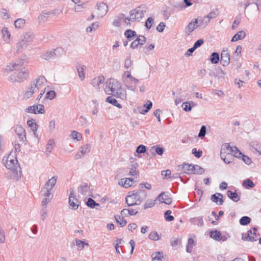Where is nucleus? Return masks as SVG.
<instances>
[{"mask_svg": "<svg viewBox=\"0 0 261 261\" xmlns=\"http://www.w3.org/2000/svg\"><path fill=\"white\" fill-rule=\"evenodd\" d=\"M198 20L197 19L191 21L186 28V33L188 35L195 30L197 27Z\"/></svg>", "mask_w": 261, "mask_h": 261, "instance_id": "412c9836", "label": "nucleus"}, {"mask_svg": "<svg viewBox=\"0 0 261 261\" xmlns=\"http://www.w3.org/2000/svg\"><path fill=\"white\" fill-rule=\"evenodd\" d=\"M152 261H163L164 255L163 252H155L151 254Z\"/></svg>", "mask_w": 261, "mask_h": 261, "instance_id": "393cba45", "label": "nucleus"}, {"mask_svg": "<svg viewBox=\"0 0 261 261\" xmlns=\"http://www.w3.org/2000/svg\"><path fill=\"white\" fill-rule=\"evenodd\" d=\"M192 152L197 158H200L202 155V152L201 150H197L196 148H193Z\"/></svg>", "mask_w": 261, "mask_h": 261, "instance_id": "6e6d98bb", "label": "nucleus"}, {"mask_svg": "<svg viewBox=\"0 0 261 261\" xmlns=\"http://www.w3.org/2000/svg\"><path fill=\"white\" fill-rule=\"evenodd\" d=\"M28 125L30 127L32 130L34 132H36L38 129V125L35 122V120L33 119L29 120L27 121Z\"/></svg>", "mask_w": 261, "mask_h": 261, "instance_id": "c9c22d12", "label": "nucleus"}, {"mask_svg": "<svg viewBox=\"0 0 261 261\" xmlns=\"http://www.w3.org/2000/svg\"><path fill=\"white\" fill-rule=\"evenodd\" d=\"M115 219L116 222L122 227L125 226L127 223L126 221L119 215L115 216Z\"/></svg>", "mask_w": 261, "mask_h": 261, "instance_id": "473e14b6", "label": "nucleus"}, {"mask_svg": "<svg viewBox=\"0 0 261 261\" xmlns=\"http://www.w3.org/2000/svg\"><path fill=\"white\" fill-rule=\"evenodd\" d=\"M23 65V62L21 61L12 62L6 67L5 70L8 72L12 71L21 67Z\"/></svg>", "mask_w": 261, "mask_h": 261, "instance_id": "dca6fc26", "label": "nucleus"}, {"mask_svg": "<svg viewBox=\"0 0 261 261\" xmlns=\"http://www.w3.org/2000/svg\"><path fill=\"white\" fill-rule=\"evenodd\" d=\"M221 63L224 66H227L230 62V55L227 50H222L221 54Z\"/></svg>", "mask_w": 261, "mask_h": 261, "instance_id": "a211bd4d", "label": "nucleus"}, {"mask_svg": "<svg viewBox=\"0 0 261 261\" xmlns=\"http://www.w3.org/2000/svg\"><path fill=\"white\" fill-rule=\"evenodd\" d=\"M203 43V40L202 39H199L196 42L194 43V45L193 47L196 49L197 47L200 46Z\"/></svg>", "mask_w": 261, "mask_h": 261, "instance_id": "69168bd1", "label": "nucleus"}, {"mask_svg": "<svg viewBox=\"0 0 261 261\" xmlns=\"http://www.w3.org/2000/svg\"><path fill=\"white\" fill-rule=\"evenodd\" d=\"M251 219L247 216H244L242 217L240 220V223L242 225H246L250 223Z\"/></svg>", "mask_w": 261, "mask_h": 261, "instance_id": "79ce46f5", "label": "nucleus"}, {"mask_svg": "<svg viewBox=\"0 0 261 261\" xmlns=\"http://www.w3.org/2000/svg\"><path fill=\"white\" fill-rule=\"evenodd\" d=\"M106 101L112 104L113 105L118 107V108H122V106L121 104L119 103L117 100L113 98L112 96H109L106 99Z\"/></svg>", "mask_w": 261, "mask_h": 261, "instance_id": "7c9ffc66", "label": "nucleus"}, {"mask_svg": "<svg viewBox=\"0 0 261 261\" xmlns=\"http://www.w3.org/2000/svg\"><path fill=\"white\" fill-rule=\"evenodd\" d=\"M58 177L55 176L49 179L45 184L44 187L42 189L44 197H49L51 195L50 191L57 182Z\"/></svg>", "mask_w": 261, "mask_h": 261, "instance_id": "f03ea898", "label": "nucleus"}, {"mask_svg": "<svg viewBox=\"0 0 261 261\" xmlns=\"http://www.w3.org/2000/svg\"><path fill=\"white\" fill-rule=\"evenodd\" d=\"M56 96V93L54 91H49L47 92L46 94V98L47 99L51 100L54 98Z\"/></svg>", "mask_w": 261, "mask_h": 261, "instance_id": "603ef678", "label": "nucleus"}, {"mask_svg": "<svg viewBox=\"0 0 261 261\" xmlns=\"http://www.w3.org/2000/svg\"><path fill=\"white\" fill-rule=\"evenodd\" d=\"M46 80L44 76H40L38 77L36 81V83H33L37 89L38 90L40 89L44 88L45 86Z\"/></svg>", "mask_w": 261, "mask_h": 261, "instance_id": "aec40b11", "label": "nucleus"}, {"mask_svg": "<svg viewBox=\"0 0 261 261\" xmlns=\"http://www.w3.org/2000/svg\"><path fill=\"white\" fill-rule=\"evenodd\" d=\"M122 27L126 28V27H129L130 26L131 23L130 22V21H132L130 18L129 17H126L124 14H122Z\"/></svg>", "mask_w": 261, "mask_h": 261, "instance_id": "f704fd0d", "label": "nucleus"}, {"mask_svg": "<svg viewBox=\"0 0 261 261\" xmlns=\"http://www.w3.org/2000/svg\"><path fill=\"white\" fill-rule=\"evenodd\" d=\"M165 24L164 22H162L160 23V24L157 26L156 30L160 32H162L165 29Z\"/></svg>", "mask_w": 261, "mask_h": 261, "instance_id": "680f3d73", "label": "nucleus"}, {"mask_svg": "<svg viewBox=\"0 0 261 261\" xmlns=\"http://www.w3.org/2000/svg\"><path fill=\"white\" fill-rule=\"evenodd\" d=\"M5 167L10 170H15L17 167L18 161L15 155L10 154L6 159H3Z\"/></svg>", "mask_w": 261, "mask_h": 261, "instance_id": "f257e3e1", "label": "nucleus"}, {"mask_svg": "<svg viewBox=\"0 0 261 261\" xmlns=\"http://www.w3.org/2000/svg\"><path fill=\"white\" fill-rule=\"evenodd\" d=\"M152 103L150 101L148 100L146 104L144 105V107H146V109L143 110V112L142 114L146 113L148 112V111L152 108Z\"/></svg>", "mask_w": 261, "mask_h": 261, "instance_id": "3c124183", "label": "nucleus"}, {"mask_svg": "<svg viewBox=\"0 0 261 261\" xmlns=\"http://www.w3.org/2000/svg\"><path fill=\"white\" fill-rule=\"evenodd\" d=\"M141 201V197L138 192L133 191L126 197V202L129 206L138 204Z\"/></svg>", "mask_w": 261, "mask_h": 261, "instance_id": "423d86ee", "label": "nucleus"}, {"mask_svg": "<svg viewBox=\"0 0 261 261\" xmlns=\"http://www.w3.org/2000/svg\"><path fill=\"white\" fill-rule=\"evenodd\" d=\"M87 205L88 206H89V207H90L91 208H93L96 205V202H95V201L94 200H93L91 198H89L88 199V201L87 202Z\"/></svg>", "mask_w": 261, "mask_h": 261, "instance_id": "13d9d810", "label": "nucleus"}, {"mask_svg": "<svg viewBox=\"0 0 261 261\" xmlns=\"http://www.w3.org/2000/svg\"><path fill=\"white\" fill-rule=\"evenodd\" d=\"M2 33L4 37V39L5 40H8L11 36V34L10 32L8 31V29L6 28H4L2 30Z\"/></svg>", "mask_w": 261, "mask_h": 261, "instance_id": "a19ab883", "label": "nucleus"}, {"mask_svg": "<svg viewBox=\"0 0 261 261\" xmlns=\"http://www.w3.org/2000/svg\"><path fill=\"white\" fill-rule=\"evenodd\" d=\"M96 14L98 16L105 15L108 11V6L103 3H100L97 5Z\"/></svg>", "mask_w": 261, "mask_h": 261, "instance_id": "ddd939ff", "label": "nucleus"}, {"mask_svg": "<svg viewBox=\"0 0 261 261\" xmlns=\"http://www.w3.org/2000/svg\"><path fill=\"white\" fill-rule=\"evenodd\" d=\"M153 20L152 18H148L145 23V26L147 28L150 29L151 28Z\"/></svg>", "mask_w": 261, "mask_h": 261, "instance_id": "052dcab7", "label": "nucleus"}, {"mask_svg": "<svg viewBox=\"0 0 261 261\" xmlns=\"http://www.w3.org/2000/svg\"><path fill=\"white\" fill-rule=\"evenodd\" d=\"M211 200L213 202L221 205L223 203L222 195L219 193L214 194L211 196Z\"/></svg>", "mask_w": 261, "mask_h": 261, "instance_id": "b1692460", "label": "nucleus"}, {"mask_svg": "<svg viewBox=\"0 0 261 261\" xmlns=\"http://www.w3.org/2000/svg\"><path fill=\"white\" fill-rule=\"evenodd\" d=\"M171 211L170 210L167 211L164 214V217L166 221H172L174 220V218L173 216L171 215Z\"/></svg>", "mask_w": 261, "mask_h": 261, "instance_id": "de8ad7c7", "label": "nucleus"}, {"mask_svg": "<svg viewBox=\"0 0 261 261\" xmlns=\"http://www.w3.org/2000/svg\"><path fill=\"white\" fill-rule=\"evenodd\" d=\"M156 200L152 199H148L147 200L145 204H144V208H148L152 207L155 204V201Z\"/></svg>", "mask_w": 261, "mask_h": 261, "instance_id": "09e8293b", "label": "nucleus"}, {"mask_svg": "<svg viewBox=\"0 0 261 261\" xmlns=\"http://www.w3.org/2000/svg\"><path fill=\"white\" fill-rule=\"evenodd\" d=\"M227 195L228 197L233 201L237 202L240 200V196L236 191H235L234 192H232L229 190L227 192Z\"/></svg>", "mask_w": 261, "mask_h": 261, "instance_id": "a878e982", "label": "nucleus"}, {"mask_svg": "<svg viewBox=\"0 0 261 261\" xmlns=\"http://www.w3.org/2000/svg\"><path fill=\"white\" fill-rule=\"evenodd\" d=\"M210 235L211 238L218 241H224L226 239L225 237L222 236L221 232L217 230L211 231L210 232Z\"/></svg>", "mask_w": 261, "mask_h": 261, "instance_id": "6ab92c4d", "label": "nucleus"}, {"mask_svg": "<svg viewBox=\"0 0 261 261\" xmlns=\"http://www.w3.org/2000/svg\"><path fill=\"white\" fill-rule=\"evenodd\" d=\"M1 17L4 19H8L10 17V15L8 13L7 10L3 9L1 11Z\"/></svg>", "mask_w": 261, "mask_h": 261, "instance_id": "864d4df0", "label": "nucleus"}, {"mask_svg": "<svg viewBox=\"0 0 261 261\" xmlns=\"http://www.w3.org/2000/svg\"><path fill=\"white\" fill-rule=\"evenodd\" d=\"M107 82L111 92H109L108 91H106L108 94H114L121 88L120 84L115 79H110Z\"/></svg>", "mask_w": 261, "mask_h": 261, "instance_id": "0eeeda50", "label": "nucleus"}, {"mask_svg": "<svg viewBox=\"0 0 261 261\" xmlns=\"http://www.w3.org/2000/svg\"><path fill=\"white\" fill-rule=\"evenodd\" d=\"M29 72L25 68H22L20 71L12 74L10 77L12 81L21 82L29 77Z\"/></svg>", "mask_w": 261, "mask_h": 261, "instance_id": "39448f33", "label": "nucleus"}, {"mask_svg": "<svg viewBox=\"0 0 261 261\" xmlns=\"http://www.w3.org/2000/svg\"><path fill=\"white\" fill-rule=\"evenodd\" d=\"M26 111L28 113L37 114H44L45 112L44 107L41 104L33 105L28 107Z\"/></svg>", "mask_w": 261, "mask_h": 261, "instance_id": "1a4fd4ad", "label": "nucleus"}, {"mask_svg": "<svg viewBox=\"0 0 261 261\" xmlns=\"http://www.w3.org/2000/svg\"><path fill=\"white\" fill-rule=\"evenodd\" d=\"M38 91L35 85L33 84L31 85V87L29 88V90L26 91L25 93V96L29 98L31 97L33 94L36 92Z\"/></svg>", "mask_w": 261, "mask_h": 261, "instance_id": "c85d7f7f", "label": "nucleus"}, {"mask_svg": "<svg viewBox=\"0 0 261 261\" xmlns=\"http://www.w3.org/2000/svg\"><path fill=\"white\" fill-rule=\"evenodd\" d=\"M15 132L18 136L21 139L24 140L25 138V129L21 125H17L14 128Z\"/></svg>", "mask_w": 261, "mask_h": 261, "instance_id": "4be33fe9", "label": "nucleus"}, {"mask_svg": "<svg viewBox=\"0 0 261 261\" xmlns=\"http://www.w3.org/2000/svg\"><path fill=\"white\" fill-rule=\"evenodd\" d=\"M135 181L133 178H124L121 179L119 181V184L125 188H128L134 186Z\"/></svg>", "mask_w": 261, "mask_h": 261, "instance_id": "f3484780", "label": "nucleus"}, {"mask_svg": "<svg viewBox=\"0 0 261 261\" xmlns=\"http://www.w3.org/2000/svg\"><path fill=\"white\" fill-rule=\"evenodd\" d=\"M69 203L71 208L74 210H77L80 204V201L72 192L70 193L69 198Z\"/></svg>", "mask_w": 261, "mask_h": 261, "instance_id": "f8f14e48", "label": "nucleus"}, {"mask_svg": "<svg viewBox=\"0 0 261 261\" xmlns=\"http://www.w3.org/2000/svg\"><path fill=\"white\" fill-rule=\"evenodd\" d=\"M230 146L228 143H225L221 146L220 156L226 163H231Z\"/></svg>", "mask_w": 261, "mask_h": 261, "instance_id": "7ed1b4c3", "label": "nucleus"}, {"mask_svg": "<svg viewBox=\"0 0 261 261\" xmlns=\"http://www.w3.org/2000/svg\"><path fill=\"white\" fill-rule=\"evenodd\" d=\"M171 171L169 170H167L166 171H162L161 174L162 176H164L165 177H169L170 175H171Z\"/></svg>", "mask_w": 261, "mask_h": 261, "instance_id": "338daca9", "label": "nucleus"}, {"mask_svg": "<svg viewBox=\"0 0 261 261\" xmlns=\"http://www.w3.org/2000/svg\"><path fill=\"white\" fill-rule=\"evenodd\" d=\"M70 137L71 139L74 140H76L77 141H80L82 139V135L80 133L74 130L71 132Z\"/></svg>", "mask_w": 261, "mask_h": 261, "instance_id": "e433bc0d", "label": "nucleus"}, {"mask_svg": "<svg viewBox=\"0 0 261 261\" xmlns=\"http://www.w3.org/2000/svg\"><path fill=\"white\" fill-rule=\"evenodd\" d=\"M145 42L146 38L144 36L140 35L132 42L130 47L133 49L137 48L144 44Z\"/></svg>", "mask_w": 261, "mask_h": 261, "instance_id": "9b49d317", "label": "nucleus"}, {"mask_svg": "<svg viewBox=\"0 0 261 261\" xmlns=\"http://www.w3.org/2000/svg\"><path fill=\"white\" fill-rule=\"evenodd\" d=\"M121 14L119 16L116 17L113 21V25L116 27H122V17Z\"/></svg>", "mask_w": 261, "mask_h": 261, "instance_id": "c756f323", "label": "nucleus"}, {"mask_svg": "<svg viewBox=\"0 0 261 261\" xmlns=\"http://www.w3.org/2000/svg\"><path fill=\"white\" fill-rule=\"evenodd\" d=\"M140 186L141 188H143V187H144L148 190H150L151 189V185L147 182L141 184L140 185Z\"/></svg>", "mask_w": 261, "mask_h": 261, "instance_id": "774afa93", "label": "nucleus"}, {"mask_svg": "<svg viewBox=\"0 0 261 261\" xmlns=\"http://www.w3.org/2000/svg\"><path fill=\"white\" fill-rule=\"evenodd\" d=\"M205 133H206V128H205V126H202L201 127L199 133L198 134V136L199 137H204L205 135Z\"/></svg>", "mask_w": 261, "mask_h": 261, "instance_id": "e2e57ef3", "label": "nucleus"}, {"mask_svg": "<svg viewBox=\"0 0 261 261\" xmlns=\"http://www.w3.org/2000/svg\"><path fill=\"white\" fill-rule=\"evenodd\" d=\"M219 61V54L216 53H213L211 57V61L214 64H217Z\"/></svg>", "mask_w": 261, "mask_h": 261, "instance_id": "37998d69", "label": "nucleus"}, {"mask_svg": "<svg viewBox=\"0 0 261 261\" xmlns=\"http://www.w3.org/2000/svg\"><path fill=\"white\" fill-rule=\"evenodd\" d=\"M230 156H239L241 153L238 148L235 146H230Z\"/></svg>", "mask_w": 261, "mask_h": 261, "instance_id": "ea45409f", "label": "nucleus"}, {"mask_svg": "<svg viewBox=\"0 0 261 261\" xmlns=\"http://www.w3.org/2000/svg\"><path fill=\"white\" fill-rule=\"evenodd\" d=\"M25 20L23 19H17L14 22L15 27L17 28H20L24 25Z\"/></svg>", "mask_w": 261, "mask_h": 261, "instance_id": "49530a36", "label": "nucleus"}, {"mask_svg": "<svg viewBox=\"0 0 261 261\" xmlns=\"http://www.w3.org/2000/svg\"><path fill=\"white\" fill-rule=\"evenodd\" d=\"M136 151L139 153H144L146 151V147L144 145H140L137 147Z\"/></svg>", "mask_w": 261, "mask_h": 261, "instance_id": "4d7b16f0", "label": "nucleus"}, {"mask_svg": "<svg viewBox=\"0 0 261 261\" xmlns=\"http://www.w3.org/2000/svg\"><path fill=\"white\" fill-rule=\"evenodd\" d=\"M148 237L150 240L153 241H158L160 239V236L158 232L156 231L151 232L149 233Z\"/></svg>", "mask_w": 261, "mask_h": 261, "instance_id": "c03bdc74", "label": "nucleus"}, {"mask_svg": "<svg viewBox=\"0 0 261 261\" xmlns=\"http://www.w3.org/2000/svg\"><path fill=\"white\" fill-rule=\"evenodd\" d=\"M76 243L79 250H82L86 245L88 246V243L81 240H76Z\"/></svg>", "mask_w": 261, "mask_h": 261, "instance_id": "a18cd8bd", "label": "nucleus"}, {"mask_svg": "<svg viewBox=\"0 0 261 261\" xmlns=\"http://www.w3.org/2000/svg\"><path fill=\"white\" fill-rule=\"evenodd\" d=\"M156 200H158L161 203H164L166 204H170L172 203V200L169 195L165 192H162L157 197Z\"/></svg>", "mask_w": 261, "mask_h": 261, "instance_id": "9d476101", "label": "nucleus"}, {"mask_svg": "<svg viewBox=\"0 0 261 261\" xmlns=\"http://www.w3.org/2000/svg\"><path fill=\"white\" fill-rule=\"evenodd\" d=\"M124 35L128 40H130L132 39L133 37L136 36V33L135 31L130 29H127L125 31Z\"/></svg>", "mask_w": 261, "mask_h": 261, "instance_id": "72a5a7b5", "label": "nucleus"}, {"mask_svg": "<svg viewBox=\"0 0 261 261\" xmlns=\"http://www.w3.org/2000/svg\"><path fill=\"white\" fill-rule=\"evenodd\" d=\"M259 234L257 233V229L256 228H253L247 232V237L246 240L250 241H255L258 240Z\"/></svg>", "mask_w": 261, "mask_h": 261, "instance_id": "4468645a", "label": "nucleus"}, {"mask_svg": "<svg viewBox=\"0 0 261 261\" xmlns=\"http://www.w3.org/2000/svg\"><path fill=\"white\" fill-rule=\"evenodd\" d=\"M113 95L116 96V97L123 100H125L127 99L126 91L122 90L121 88L117 91Z\"/></svg>", "mask_w": 261, "mask_h": 261, "instance_id": "bb28decb", "label": "nucleus"}, {"mask_svg": "<svg viewBox=\"0 0 261 261\" xmlns=\"http://www.w3.org/2000/svg\"><path fill=\"white\" fill-rule=\"evenodd\" d=\"M90 150V146L86 144L83 146L81 148V152L82 154V155H84L86 153H88Z\"/></svg>", "mask_w": 261, "mask_h": 261, "instance_id": "8fccbe9b", "label": "nucleus"}, {"mask_svg": "<svg viewBox=\"0 0 261 261\" xmlns=\"http://www.w3.org/2000/svg\"><path fill=\"white\" fill-rule=\"evenodd\" d=\"M194 246V241L192 238H189L188 241L187 245V251L188 252H191L192 249Z\"/></svg>", "mask_w": 261, "mask_h": 261, "instance_id": "58836bf2", "label": "nucleus"}, {"mask_svg": "<svg viewBox=\"0 0 261 261\" xmlns=\"http://www.w3.org/2000/svg\"><path fill=\"white\" fill-rule=\"evenodd\" d=\"M138 213V210L137 209H134L132 208H125L122 210L121 211V214L122 215H124L125 216H132L135 215Z\"/></svg>", "mask_w": 261, "mask_h": 261, "instance_id": "5701e85b", "label": "nucleus"}, {"mask_svg": "<svg viewBox=\"0 0 261 261\" xmlns=\"http://www.w3.org/2000/svg\"><path fill=\"white\" fill-rule=\"evenodd\" d=\"M242 186L245 188L248 189L249 188H253L255 185L251 179H247L243 182Z\"/></svg>", "mask_w": 261, "mask_h": 261, "instance_id": "4c0bfd02", "label": "nucleus"}, {"mask_svg": "<svg viewBox=\"0 0 261 261\" xmlns=\"http://www.w3.org/2000/svg\"><path fill=\"white\" fill-rule=\"evenodd\" d=\"M182 170L184 172L189 174H199L202 172L200 166L189 164H184L182 165Z\"/></svg>", "mask_w": 261, "mask_h": 261, "instance_id": "20e7f679", "label": "nucleus"}, {"mask_svg": "<svg viewBox=\"0 0 261 261\" xmlns=\"http://www.w3.org/2000/svg\"><path fill=\"white\" fill-rule=\"evenodd\" d=\"M55 145V142L54 140H50L46 146V149L48 151L50 152L52 150L54 146Z\"/></svg>", "mask_w": 261, "mask_h": 261, "instance_id": "5fc2aeb1", "label": "nucleus"}, {"mask_svg": "<svg viewBox=\"0 0 261 261\" xmlns=\"http://www.w3.org/2000/svg\"><path fill=\"white\" fill-rule=\"evenodd\" d=\"M105 77L103 76L100 75L94 77L91 81V84L96 89L97 91L100 90V84L103 83L105 82Z\"/></svg>", "mask_w": 261, "mask_h": 261, "instance_id": "2eb2a0df", "label": "nucleus"}, {"mask_svg": "<svg viewBox=\"0 0 261 261\" xmlns=\"http://www.w3.org/2000/svg\"><path fill=\"white\" fill-rule=\"evenodd\" d=\"M129 174L131 176H137L138 174V171L136 168H132L129 171Z\"/></svg>", "mask_w": 261, "mask_h": 261, "instance_id": "0e129e2a", "label": "nucleus"}, {"mask_svg": "<svg viewBox=\"0 0 261 261\" xmlns=\"http://www.w3.org/2000/svg\"><path fill=\"white\" fill-rule=\"evenodd\" d=\"M144 16V12L140 7L132 10L129 12V17L132 21L139 20L141 19Z\"/></svg>", "mask_w": 261, "mask_h": 261, "instance_id": "6e6552de", "label": "nucleus"}, {"mask_svg": "<svg viewBox=\"0 0 261 261\" xmlns=\"http://www.w3.org/2000/svg\"><path fill=\"white\" fill-rule=\"evenodd\" d=\"M86 66L84 65L79 66L77 67L79 77L82 81L84 80L85 79V71L86 70Z\"/></svg>", "mask_w": 261, "mask_h": 261, "instance_id": "2f4dec72", "label": "nucleus"}, {"mask_svg": "<svg viewBox=\"0 0 261 261\" xmlns=\"http://www.w3.org/2000/svg\"><path fill=\"white\" fill-rule=\"evenodd\" d=\"M246 36L245 33L243 31H239L236 33L231 39V42H236L238 40L243 39Z\"/></svg>", "mask_w": 261, "mask_h": 261, "instance_id": "cd10ccee", "label": "nucleus"}, {"mask_svg": "<svg viewBox=\"0 0 261 261\" xmlns=\"http://www.w3.org/2000/svg\"><path fill=\"white\" fill-rule=\"evenodd\" d=\"M182 107L185 111H190L191 110V107L190 103L188 102H184L182 104Z\"/></svg>", "mask_w": 261, "mask_h": 261, "instance_id": "bf43d9fd", "label": "nucleus"}]
</instances>
